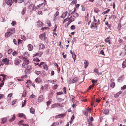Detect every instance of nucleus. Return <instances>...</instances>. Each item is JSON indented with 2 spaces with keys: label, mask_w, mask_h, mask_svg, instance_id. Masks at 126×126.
<instances>
[{
  "label": "nucleus",
  "mask_w": 126,
  "mask_h": 126,
  "mask_svg": "<svg viewBox=\"0 0 126 126\" xmlns=\"http://www.w3.org/2000/svg\"><path fill=\"white\" fill-rule=\"evenodd\" d=\"M91 109L90 108H88V109H86L84 110L83 112L84 114L86 116V117L88 116V112H89L90 113L91 112Z\"/></svg>",
  "instance_id": "nucleus-1"
},
{
  "label": "nucleus",
  "mask_w": 126,
  "mask_h": 126,
  "mask_svg": "<svg viewBox=\"0 0 126 126\" xmlns=\"http://www.w3.org/2000/svg\"><path fill=\"white\" fill-rule=\"evenodd\" d=\"M7 32L11 33L12 34L15 32V29L14 28L8 29L7 30Z\"/></svg>",
  "instance_id": "nucleus-2"
},
{
  "label": "nucleus",
  "mask_w": 126,
  "mask_h": 126,
  "mask_svg": "<svg viewBox=\"0 0 126 126\" xmlns=\"http://www.w3.org/2000/svg\"><path fill=\"white\" fill-rule=\"evenodd\" d=\"M48 86L47 84L45 85L44 86H42L41 88V89L42 90H43L45 91H47L48 88Z\"/></svg>",
  "instance_id": "nucleus-3"
},
{
  "label": "nucleus",
  "mask_w": 126,
  "mask_h": 126,
  "mask_svg": "<svg viewBox=\"0 0 126 126\" xmlns=\"http://www.w3.org/2000/svg\"><path fill=\"white\" fill-rule=\"evenodd\" d=\"M21 62L20 60L17 59H16L15 60L14 63L15 65H18Z\"/></svg>",
  "instance_id": "nucleus-4"
},
{
  "label": "nucleus",
  "mask_w": 126,
  "mask_h": 126,
  "mask_svg": "<svg viewBox=\"0 0 126 126\" xmlns=\"http://www.w3.org/2000/svg\"><path fill=\"white\" fill-rule=\"evenodd\" d=\"M39 37L40 39L41 40L43 39L45 40L46 38L45 37V34L44 33L40 35Z\"/></svg>",
  "instance_id": "nucleus-5"
},
{
  "label": "nucleus",
  "mask_w": 126,
  "mask_h": 126,
  "mask_svg": "<svg viewBox=\"0 0 126 126\" xmlns=\"http://www.w3.org/2000/svg\"><path fill=\"white\" fill-rule=\"evenodd\" d=\"M5 2L7 4L11 6L12 4V1L10 0H5Z\"/></svg>",
  "instance_id": "nucleus-6"
},
{
  "label": "nucleus",
  "mask_w": 126,
  "mask_h": 126,
  "mask_svg": "<svg viewBox=\"0 0 126 126\" xmlns=\"http://www.w3.org/2000/svg\"><path fill=\"white\" fill-rule=\"evenodd\" d=\"M44 100L43 96L42 95H41L38 98V101L39 102H41Z\"/></svg>",
  "instance_id": "nucleus-7"
},
{
  "label": "nucleus",
  "mask_w": 126,
  "mask_h": 126,
  "mask_svg": "<svg viewBox=\"0 0 126 126\" xmlns=\"http://www.w3.org/2000/svg\"><path fill=\"white\" fill-rule=\"evenodd\" d=\"M22 59L24 60V63L27 64L29 63V60H28L27 58L24 57H22Z\"/></svg>",
  "instance_id": "nucleus-8"
},
{
  "label": "nucleus",
  "mask_w": 126,
  "mask_h": 126,
  "mask_svg": "<svg viewBox=\"0 0 126 126\" xmlns=\"http://www.w3.org/2000/svg\"><path fill=\"white\" fill-rule=\"evenodd\" d=\"M34 5L32 3L30 5H29V9H31V10H32L34 11H35L36 10L34 8Z\"/></svg>",
  "instance_id": "nucleus-9"
},
{
  "label": "nucleus",
  "mask_w": 126,
  "mask_h": 126,
  "mask_svg": "<svg viewBox=\"0 0 126 126\" xmlns=\"http://www.w3.org/2000/svg\"><path fill=\"white\" fill-rule=\"evenodd\" d=\"M2 61L3 62H4V63L6 64H7L9 63V60L7 58L3 59L2 60Z\"/></svg>",
  "instance_id": "nucleus-10"
},
{
  "label": "nucleus",
  "mask_w": 126,
  "mask_h": 126,
  "mask_svg": "<svg viewBox=\"0 0 126 126\" xmlns=\"http://www.w3.org/2000/svg\"><path fill=\"white\" fill-rule=\"evenodd\" d=\"M31 66L30 65H27V68H28V69H26L25 70V74H28V72L27 73L28 71H29L30 70V69L31 68Z\"/></svg>",
  "instance_id": "nucleus-11"
},
{
  "label": "nucleus",
  "mask_w": 126,
  "mask_h": 126,
  "mask_svg": "<svg viewBox=\"0 0 126 126\" xmlns=\"http://www.w3.org/2000/svg\"><path fill=\"white\" fill-rule=\"evenodd\" d=\"M39 47L40 49H43L45 47V46L44 45L41 43H40L39 44Z\"/></svg>",
  "instance_id": "nucleus-12"
},
{
  "label": "nucleus",
  "mask_w": 126,
  "mask_h": 126,
  "mask_svg": "<svg viewBox=\"0 0 126 126\" xmlns=\"http://www.w3.org/2000/svg\"><path fill=\"white\" fill-rule=\"evenodd\" d=\"M28 49L29 51L32 50L33 49V47L31 44H29L28 46Z\"/></svg>",
  "instance_id": "nucleus-13"
},
{
  "label": "nucleus",
  "mask_w": 126,
  "mask_h": 126,
  "mask_svg": "<svg viewBox=\"0 0 126 126\" xmlns=\"http://www.w3.org/2000/svg\"><path fill=\"white\" fill-rule=\"evenodd\" d=\"M122 93V92L121 91H120L119 92L117 93L116 94H114V97L115 98H117L118 97L119 95L120 94Z\"/></svg>",
  "instance_id": "nucleus-14"
},
{
  "label": "nucleus",
  "mask_w": 126,
  "mask_h": 126,
  "mask_svg": "<svg viewBox=\"0 0 126 126\" xmlns=\"http://www.w3.org/2000/svg\"><path fill=\"white\" fill-rule=\"evenodd\" d=\"M12 34L11 33H10L9 32H6L5 34V37H10V36H12Z\"/></svg>",
  "instance_id": "nucleus-15"
},
{
  "label": "nucleus",
  "mask_w": 126,
  "mask_h": 126,
  "mask_svg": "<svg viewBox=\"0 0 126 126\" xmlns=\"http://www.w3.org/2000/svg\"><path fill=\"white\" fill-rule=\"evenodd\" d=\"M37 26H38L41 27L43 25V23L41 21H38L37 22Z\"/></svg>",
  "instance_id": "nucleus-16"
},
{
  "label": "nucleus",
  "mask_w": 126,
  "mask_h": 126,
  "mask_svg": "<svg viewBox=\"0 0 126 126\" xmlns=\"http://www.w3.org/2000/svg\"><path fill=\"white\" fill-rule=\"evenodd\" d=\"M78 80V78L77 77H75L73 78L72 82L73 83H76Z\"/></svg>",
  "instance_id": "nucleus-17"
},
{
  "label": "nucleus",
  "mask_w": 126,
  "mask_h": 126,
  "mask_svg": "<svg viewBox=\"0 0 126 126\" xmlns=\"http://www.w3.org/2000/svg\"><path fill=\"white\" fill-rule=\"evenodd\" d=\"M72 16L75 19L76 17H77L78 16V14L76 13H73Z\"/></svg>",
  "instance_id": "nucleus-18"
},
{
  "label": "nucleus",
  "mask_w": 126,
  "mask_h": 126,
  "mask_svg": "<svg viewBox=\"0 0 126 126\" xmlns=\"http://www.w3.org/2000/svg\"><path fill=\"white\" fill-rule=\"evenodd\" d=\"M75 19V18H74L72 16H71L69 18H68V20H70L72 22L74 21Z\"/></svg>",
  "instance_id": "nucleus-19"
},
{
  "label": "nucleus",
  "mask_w": 126,
  "mask_h": 126,
  "mask_svg": "<svg viewBox=\"0 0 126 126\" xmlns=\"http://www.w3.org/2000/svg\"><path fill=\"white\" fill-rule=\"evenodd\" d=\"M35 81L36 82L38 83L41 82L42 81V80L40 78H37L35 79Z\"/></svg>",
  "instance_id": "nucleus-20"
},
{
  "label": "nucleus",
  "mask_w": 126,
  "mask_h": 126,
  "mask_svg": "<svg viewBox=\"0 0 126 126\" xmlns=\"http://www.w3.org/2000/svg\"><path fill=\"white\" fill-rule=\"evenodd\" d=\"M26 8L25 7L23 8L21 11V14L22 15H24L25 14L26 12Z\"/></svg>",
  "instance_id": "nucleus-21"
},
{
  "label": "nucleus",
  "mask_w": 126,
  "mask_h": 126,
  "mask_svg": "<svg viewBox=\"0 0 126 126\" xmlns=\"http://www.w3.org/2000/svg\"><path fill=\"white\" fill-rule=\"evenodd\" d=\"M67 11H66L65 13L63 14L62 15V16H61V17H62L63 18H64L66 16L67 14Z\"/></svg>",
  "instance_id": "nucleus-22"
},
{
  "label": "nucleus",
  "mask_w": 126,
  "mask_h": 126,
  "mask_svg": "<svg viewBox=\"0 0 126 126\" xmlns=\"http://www.w3.org/2000/svg\"><path fill=\"white\" fill-rule=\"evenodd\" d=\"M16 118V116L15 115V114H14L13 115V117L11 118L9 120V121L10 122H12V121H14L15 119Z\"/></svg>",
  "instance_id": "nucleus-23"
},
{
  "label": "nucleus",
  "mask_w": 126,
  "mask_h": 126,
  "mask_svg": "<svg viewBox=\"0 0 126 126\" xmlns=\"http://www.w3.org/2000/svg\"><path fill=\"white\" fill-rule=\"evenodd\" d=\"M109 110H108L105 109L104 110L103 112L104 114H106L109 113Z\"/></svg>",
  "instance_id": "nucleus-24"
},
{
  "label": "nucleus",
  "mask_w": 126,
  "mask_h": 126,
  "mask_svg": "<svg viewBox=\"0 0 126 126\" xmlns=\"http://www.w3.org/2000/svg\"><path fill=\"white\" fill-rule=\"evenodd\" d=\"M28 64H27L26 63H24L22 65V66L24 68H27V65Z\"/></svg>",
  "instance_id": "nucleus-25"
},
{
  "label": "nucleus",
  "mask_w": 126,
  "mask_h": 126,
  "mask_svg": "<svg viewBox=\"0 0 126 126\" xmlns=\"http://www.w3.org/2000/svg\"><path fill=\"white\" fill-rule=\"evenodd\" d=\"M105 41L106 43L108 42L109 44H110V42L109 41V38L108 37L105 39Z\"/></svg>",
  "instance_id": "nucleus-26"
},
{
  "label": "nucleus",
  "mask_w": 126,
  "mask_h": 126,
  "mask_svg": "<svg viewBox=\"0 0 126 126\" xmlns=\"http://www.w3.org/2000/svg\"><path fill=\"white\" fill-rule=\"evenodd\" d=\"M126 67V59L125 61L123 62L122 64V67L125 68Z\"/></svg>",
  "instance_id": "nucleus-27"
},
{
  "label": "nucleus",
  "mask_w": 126,
  "mask_h": 126,
  "mask_svg": "<svg viewBox=\"0 0 126 126\" xmlns=\"http://www.w3.org/2000/svg\"><path fill=\"white\" fill-rule=\"evenodd\" d=\"M30 112L32 114L34 113L35 111L34 110L33 108H31L30 109Z\"/></svg>",
  "instance_id": "nucleus-28"
},
{
  "label": "nucleus",
  "mask_w": 126,
  "mask_h": 126,
  "mask_svg": "<svg viewBox=\"0 0 126 126\" xmlns=\"http://www.w3.org/2000/svg\"><path fill=\"white\" fill-rule=\"evenodd\" d=\"M115 85V83L114 82H112L110 84V86L112 88H114Z\"/></svg>",
  "instance_id": "nucleus-29"
},
{
  "label": "nucleus",
  "mask_w": 126,
  "mask_h": 126,
  "mask_svg": "<svg viewBox=\"0 0 126 126\" xmlns=\"http://www.w3.org/2000/svg\"><path fill=\"white\" fill-rule=\"evenodd\" d=\"M110 11V10L109 9H108L105 11H104L102 13V14L103 15H105V14L108 13Z\"/></svg>",
  "instance_id": "nucleus-30"
},
{
  "label": "nucleus",
  "mask_w": 126,
  "mask_h": 126,
  "mask_svg": "<svg viewBox=\"0 0 126 126\" xmlns=\"http://www.w3.org/2000/svg\"><path fill=\"white\" fill-rule=\"evenodd\" d=\"M116 17V16L115 15H113L111 16L109 18V19L112 18L113 19H115Z\"/></svg>",
  "instance_id": "nucleus-31"
},
{
  "label": "nucleus",
  "mask_w": 126,
  "mask_h": 126,
  "mask_svg": "<svg viewBox=\"0 0 126 126\" xmlns=\"http://www.w3.org/2000/svg\"><path fill=\"white\" fill-rule=\"evenodd\" d=\"M96 23L93 22L92 23V24H91V28L94 27V26L95 25H96Z\"/></svg>",
  "instance_id": "nucleus-32"
},
{
  "label": "nucleus",
  "mask_w": 126,
  "mask_h": 126,
  "mask_svg": "<svg viewBox=\"0 0 126 126\" xmlns=\"http://www.w3.org/2000/svg\"><path fill=\"white\" fill-rule=\"evenodd\" d=\"M2 122L3 124H4L5 122H6L7 121V119L6 118H2Z\"/></svg>",
  "instance_id": "nucleus-33"
},
{
  "label": "nucleus",
  "mask_w": 126,
  "mask_h": 126,
  "mask_svg": "<svg viewBox=\"0 0 126 126\" xmlns=\"http://www.w3.org/2000/svg\"><path fill=\"white\" fill-rule=\"evenodd\" d=\"M52 100L51 99L49 100L47 102V106L49 105L52 102Z\"/></svg>",
  "instance_id": "nucleus-34"
},
{
  "label": "nucleus",
  "mask_w": 126,
  "mask_h": 126,
  "mask_svg": "<svg viewBox=\"0 0 126 126\" xmlns=\"http://www.w3.org/2000/svg\"><path fill=\"white\" fill-rule=\"evenodd\" d=\"M34 72L37 75H39L41 73V72L37 71L36 70Z\"/></svg>",
  "instance_id": "nucleus-35"
},
{
  "label": "nucleus",
  "mask_w": 126,
  "mask_h": 126,
  "mask_svg": "<svg viewBox=\"0 0 126 126\" xmlns=\"http://www.w3.org/2000/svg\"><path fill=\"white\" fill-rule=\"evenodd\" d=\"M43 5L44 6V4L42 3L41 4H39L37 6L35 7L36 8L38 9V8L40 7V6Z\"/></svg>",
  "instance_id": "nucleus-36"
},
{
  "label": "nucleus",
  "mask_w": 126,
  "mask_h": 126,
  "mask_svg": "<svg viewBox=\"0 0 126 126\" xmlns=\"http://www.w3.org/2000/svg\"><path fill=\"white\" fill-rule=\"evenodd\" d=\"M87 62L86 61H85V62H84V63L85 64V68H86L87 66H88V64H87Z\"/></svg>",
  "instance_id": "nucleus-37"
},
{
  "label": "nucleus",
  "mask_w": 126,
  "mask_h": 126,
  "mask_svg": "<svg viewBox=\"0 0 126 126\" xmlns=\"http://www.w3.org/2000/svg\"><path fill=\"white\" fill-rule=\"evenodd\" d=\"M99 54H102V55H103L104 56H105V54H104V52L103 51V50H102L101 51H100Z\"/></svg>",
  "instance_id": "nucleus-38"
},
{
  "label": "nucleus",
  "mask_w": 126,
  "mask_h": 126,
  "mask_svg": "<svg viewBox=\"0 0 126 126\" xmlns=\"http://www.w3.org/2000/svg\"><path fill=\"white\" fill-rule=\"evenodd\" d=\"M26 90H24V91L23 94H22V96L23 97H25L26 95Z\"/></svg>",
  "instance_id": "nucleus-39"
},
{
  "label": "nucleus",
  "mask_w": 126,
  "mask_h": 126,
  "mask_svg": "<svg viewBox=\"0 0 126 126\" xmlns=\"http://www.w3.org/2000/svg\"><path fill=\"white\" fill-rule=\"evenodd\" d=\"M59 14V13L58 12H57L54 15L55 17L54 18H55V17H56Z\"/></svg>",
  "instance_id": "nucleus-40"
},
{
  "label": "nucleus",
  "mask_w": 126,
  "mask_h": 126,
  "mask_svg": "<svg viewBox=\"0 0 126 126\" xmlns=\"http://www.w3.org/2000/svg\"><path fill=\"white\" fill-rule=\"evenodd\" d=\"M26 102V100H25L24 101V102L23 103H22V107H24V106L25 105V104Z\"/></svg>",
  "instance_id": "nucleus-41"
},
{
  "label": "nucleus",
  "mask_w": 126,
  "mask_h": 126,
  "mask_svg": "<svg viewBox=\"0 0 126 126\" xmlns=\"http://www.w3.org/2000/svg\"><path fill=\"white\" fill-rule=\"evenodd\" d=\"M73 13V12L72 10H70L69 11L68 14V16H69L71 15Z\"/></svg>",
  "instance_id": "nucleus-42"
},
{
  "label": "nucleus",
  "mask_w": 126,
  "mask_h": 126,
  "mask_svg": "<svg viewBox=\"0 0 126 126\" xmlns=\"http://www.w3.org/2000/svg\"><path fill=\"white\" fill-rule=\"evenodd\" d=\"M89 118L90 119V121H93L94 120V119L92 117L89 116Z\"/></svg>",
  "instance_id": "nucleus-43"
},
{
  "label": "nucleus",
  "mask_w": 126,
  "mask_h": 126,
  "mask_svg": "<svg viewBox=\"0 0 126 126\" xmlns=\"http://www.w3.org/2000/svg\"><path fill=\"white\" fill-rule=\"evenodd\" d=\"M94 72L96 73L98 75H99V74L98 73V69H94Z\"/></svg>",
  "instance_id": "nucleus-44"
},
{
  "label": "nucleus",
  "mask_w": 126,
  "mask_h": 126,
  "mask_svg": "<svg viewBox=\"0 0 126 126\" xmlns=\"http://www.w3.org/2000/svg\"><path fill=\"white\" fill-rule=\"evenodd\" d=\"M125 49L124 50V54H126V46H125L124 47Z\"/></svg>",
  "instance_id": "nucleus-45"
},
{
  "label": "nucleus",
  "mask_w": 126,
  "mask_h": 126,
  "mask_svg": "<svg viewBox=\"0 0 126 126\" xmlns=\"http://www.w3.org/2000/svg\"><path fill=\"white\" fill-rule=\"evenodd\" d=\"M124 50H123L122 52L120 54V55L121 56H124L126 54H124Z\"/></svg>",
  "instance_id": "nucleus-46"
},
{
  "label": "nucleus",
  "mask_w": 126,
  "mask_h": 126,
  "mask_svg": "<svg viewBox=\"0 0 126 126\" xmlns=\"http://www.w3.org/2000/svg\"><path fill=\"white\" fill-rule=\"evenodd\" d=\"M126 88V85H124L123 87H122L121 88V89L122 90H124Z\"/></svg>",
  "instance_id": "nucleus-47"
},
{
  "label": "nucleus",
  "mask_w": 126,
  "mask_h": 126,
  "mask_svg": "<svg viewBox=\"0 0 126 126\" xmlns=\"http://www.w3.org/2000/svg\"><path fill=\"white\" fill-rule=\"evenodd\" d=\"M17 53V52L16 51H14L13 52L12 54L13 56H15L16 54Z\"/></svg>",
  "instance_id": "nucleus-48"
},
{
  "label": "nucleus",
  "mask_w": 126,
  "mask_h": 126,
  "mask_svg": "<svg viewBox=\"0 0 126 126\" xmlns=\"http://www.w3.org/2000/svg\"><path fill=\"white\" fill-rule=\"evenodd\" d=\"M63 94V92H58L57 93V94L58 95H60Z\"/></svg>",
  "instance_id": "nucleus-49"
},
{
  "label": "nucleus",
  "mask_w": 126,
  "mask_h": 126,
  "mask_svg": "<svg viewBox=\"0 0 126 126\" xmlns=\"http://www.w3.org/2000/svg\"><path fill=\"white\" fill-rule=\"evenodd\" d=\"M57 105L60 107H63V106L62 104H61L60 103H57Z\"/></svg>",
  "instance_id": "nucleus-50"
},
{
  "label": "nucleus",
  "mask_w": 126,
  "mask_h": 126,
  "mask_svg": "<svg viewBox=\"0 0 126 126\" xmlns=\"http://www.w3.org/2000/svg\"><path fill=\"white\" fill-rule=\"evenodd\" d=\"M60 116V117H63L65 116V114H59Z\"/></svg>",
  "instance_id": "nucleus-51"
},
{
  "label": "nucleus",
  "mask_w": 126,
  "mask_h": 126,
  "mask_svg": "<svg viewBox=\"0 0 126 126\" xmlns=\"http://www.w3.org/2000/svg\"><path fill=\"white\" fill-rule=\"evenodd\" d=\"M12 49H9L8 51V54H9L11 53V52H12Z\"/></svg>",
  "instance_id": "nucleus-52"
},
{
  "label": "nucleus",
  "mask_w": 126,
  "mask_h": 126,
  "mask_svg": "<svg viewBox=\"0 0 126 126\" xmlns=\"http://www.w3.org/2000/svg\"><path fill=\"white\" fill-rule=\"evenodd\" d=\"M16 22L15 21H13L11 23V24L12 26H14L15 25Z\"/></svg>",
  "instance_id": "nucleus-53"
},
{
  "label": "nucleus",
  "mask_w": 126,
  "mask_h": 126,
  "mask_svg": "<svg viewBox=\"0 0 126 126\" xmlns=\"http://www.w3.org/2000/svg\"><path fill=\"white\" fill-rule=\"evenodd\" d=\"M94 84H93L92 85H91L89 86L88 89L90 90L91 89V88H93V87L94 86Z\"/></svg>",
  "instance_id": "nucleus-54"
},
{
  "label": "nucleus",
  "mask_w": 126,
  "mask_h": 126,
  "mask_svg": "<svg viewBox=\"0 0 126 126\" xmlns=\"http://www.w3.org/2000/svg\"><path fill=\"white\" fill-rule=\"evenodd\" d=\"M31 81L29 80H28L27 82H26L27 84L28 85L31 84Z\"/></svg>",
  "instance_id": "nucleus-55"
},
{
  "label": "nucleus",
  "mask_w": 126,
  "mask_h": 126,
  "mask_svg": "<svg viewBox=\"0 0 126 126\" xmlns=\"http://www.w3.org/2000/svg\"><path fill=\"white\" fill-rule=\"evenodd\" d=\"M63 91L65 94H66V88L65 87H64L63 88Z\"/></svg>",
  "instance_id": "nucleus-56"
},
{
  "label": "nucleus",
  "mask_w": 126,
  "mask_h": 126,
  "mask_svg": "<svg viewBox=\"0 0 126 126\" xmlns=\"http://www.w3.org/2000/svg\"><path fill=\"white\" fill-rule=\"evenodd\" d=\"M75 26L74 25H72L71 27V28L72 30L74 29L75 28Z\"/></svg>",
  "instance_id": "nucleus-57"
},
{
  "label": "nucleus",
  "mask_w": 126,
  "mask_h": 126,
  "mask_svg": "<svg viewBox=\"0 0 126 126\" xmlns=\"http://www.w3.org/2000/svg\"><path fill=\"white\" fill-rule=\"evenodd\" d=\"M97 81V80L93 79L92 80V82L93 83H94L95 82H96Z\"/></svg>",
  "instance_id": "nucleus-58"
},
{
  "label": "nucleus",
  "mask_w": 126,
  "mask_h": 126,
  "mask_svg": "<svg viewBox=\"0 0 126 126\" xmlns=\"http://www.w3.org/2000/svg\"><path fill=\"white\" fill-rule=\"evenodd\" d=\"M57 123H54L53 124H52L51 125L52 126H56V125H57Z\"/></svg>",
  "instance_id": "nucleus-59"
},
{
  "label": "nucleus",
  "mask_w": 126,
  "mask_h": 126,
  "mask_svg": "<svg viewBox=\"0 0 126 126\" xmlns=\"http://www.w3.org/2000/svg\"><path fill=\"white\" fill-rule=\"evenodd\" d=\"M58 87V85L56 84L53 87V88L54 89H56Z\"/></svg>",
  "instance_id": "nucleus-60"
},
{
  "label": "nucleus",
  "mask_w": 126,
  "mask_h": 126,
  "mask_svg": "<svg viewBox=\"0 0 126 126\" xmlns=\"http://www.w3.org/2000/svg\"><path fill=\"white\" fill-rule=\"evenodd\" d=\"M49 28L48 27H43L41 29V30H43L45 29L46 30L47 29V28Z\"/></svg>",
  "instance_id": "nucleus-61"
},
{
  "label": "nucleus",
  "mask_w": 126,
  "mask_h": 126,
  "mask_svg": "<svg viewBox=\"0 0 126 126\" xmlns=\"http://www.w3.org/2000/svg\"><path fill=\"white\" fill-rule=\"evenodd\" d=\"M13 42L14 43V44L15 45H17V43H16V40L15 39H13Z\"/></svg>",
  "instance_id": "nucleus-62"
},
{
  "label": "nucleus",
  "mask_w": 126,
  "mask_h": 126,
  "mask_svg": "<svg viewBox=\"0 0 126 126\" xmlns=\"http://www.w3.org/2000/svg\"><path fill=\"white\" fill-rule=\"evenodd\" d=\"M18 115L19 117H22L23 115V113H19L18 114Z\"/></svg>",
  "instance_id": "nucleus-63"
},
{
  "label": "nucleus",
  "mask_w": 126,
  "mask_h": 126,
  "mask_svg": "<svg viewBox=\"0 0 126 126\" xmlns=\"http://www.w3.org/2000/svg\"><path fill=\"white\" fill-rule=\"evenodd\" d=\"M72 57L73 59L76 58V56L74 53L72 55Z\"/></svg>",
  "instance_id": "nucleus-64"
}]
</instances>
